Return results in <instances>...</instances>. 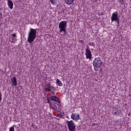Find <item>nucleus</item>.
<instances>
[{"instance_id": "f257e3e1", "label": "nucleus", "mask_w": 131, "mask_h": 131, "mask_svg": "<svg viewBox=\"0 0 131 131\" xmlns=\"http://www.w3.org/2000/svg\"><path fill=\"white\" fill-rule=\"evenodd\" d=\"M36 29L30 28V31L28 33V42L32 43L36 38Z\"/></svg>"}, {"instance_id": "f03ea898", "label": "nucleus", "mask_w": 131, "mask_h": 131, "mask_svg": "<svg viewBox=\"0 0 131 131\" xmlns=\"http://www.w3.org/2000/svg\"><path fill=\"white\" fill-rule=\"evenodd\" d=\"M112 110V113L115 116H120L121 117L123 115V112H122V110L119 106H114Z\"/></svg>"}, {"instance_id": "7ed1b4c3", "label": "nucleus", "mask_w": 131, "mask_h": 131, "mask_svg": "<svg viewBox=\"0 0 131 131\" xmlns=\"http://www.w3.org/2000/svg\"><path fill=\"white\" fill-rule=\"evenodd\" d=\"M47 99V103L50 105H52L51 101H53V102H56V103H58L59 104H61V100H60L59 98L57 97V96H51L50 98L48 97Z\"/></svg>"}, {"instance_id": "20e7f679", "label": "nucleus", "mask_w": 131, "mask_h": 131, "mask_svg": "<svg viewBox=\"0 0 131 131\" xmlns=\"http://www.w3.org/2000/svg\"><path fill=\"white\" fill-rule=\"evenodd\" d=\"M67 124L69 131H75L76 130V125L74 121L71 120L70 121L67 120Z\"/></svg>"}, {"instance_id": "39448f33", "label": "nucleus", "mask_w": 131, "mask_h": 131, "mask_svg": "<svg viewBox=\"0 0 131 131\" xmlns=\"http://www.w3.org/2000/svg\"><path fill=\"white\" fill-rule=\"evenodd\" d=\"M93 66L94 67H98L100 68L101 66L103 64V61L99 57L94 58L93 60Z\"/></svg>"}, {"instance_id": "423d86ee", "label": "nucleus", "mask_w": 131, "mask_h": 131, "mask_svg": "<svg viewBox=\"0 0 131 131\" xmlns=\"http://www.w3.org/2000/svg\"><path fill=\"white\" fill-rule=\"evenodd\" d=\"M67 23L68 21L66 20H63L59 23L58 25V28L59 30H63V29H66L67 28Z\"/></svg>"}, {"instance_id": "0eeeda50", "label": "nucleus", "mask_w": 131, "mask_h": 131, "mask_svg": "<svg viewBox=\"0 0 131 131\" xmlns=\"http://www.w3.org/2000/svg\"><path fill=\"white\" fill-rule=\"evenodd\" d=\"M71 118L73 120H74V121H78V120H80V116L77 113H72Z\"/></svg>"}, {"instance_id": "6e6552de", "label": "nucleus", "mask_w": 131, "mask_h": 131, "mask_svg": "<svg viewBox=\"0 0 131 131\" xmlns=\"http://www.w3.org/2000/svg\"><path fill=\"white\" fill-rule=\"evenodd\" d=\"M53 89H54V87L51 85V84H49L45 86L44 90L46 93H51L53 91Z\"/></svg>"}, {"instance_id": "1a4fd4ad", "label": "nucleus", "mask_w": 131, "mask_h": 131, "mask_svg": "<svg viewBox=\"0 0 131 131\" xmlns=\"http://www.w3.org/2000/svg\"><path fill=\"white\" fill-rule=\"evenodd\" d=\"M118 18V13L117 11H115L112 14V17H111V21L112 22H113V21H116Z\"/></svg>"}, {"instance_id": "9d476101", "label": "nucleus", "mask_w": 131, "mask_h": 131, "mask_svg": "<svg viewBox=\"0 0 131 131\" xmlns=\"http://www.w3.org/2000/svg\"><path fill=\"white\" fill-rule=\"evenodd\" d=\"M85 55L86 59H89L90 60H91V59H92V57H93V55H92V51H91V50L85 51Z\"/></svg>"}, {"instance_id": "9b49d317", "label": "nucleus", "mask_w": 131, "mask_h": 131, "mask_svg": "<svg viewBox=\"0 0 131 131\" xmlns=\"http://www.w3.org/2000/svg\"><path fill=\"white\" fill-rule=\"evenodd\" d=\"M7 6L9 9L13 10L14 3H13V2L11 0H7Z\"/></svg>"}, {"instance_id": "f8f14e48", "label": "nucleus", "mask_w": 131, "mask_h": 131, "mask_svg": "<svg viewBox=\"0 0 131 131\" xmlns=\"http://www.w3.org/2000/svg\"><path fill=\"white\" fill-rule=\"evenodd\" d=\"M11 81L12 83V86H17V78H16V77H13L11 79Z\"/></svg>"}, {"instance_id": "ddd939ff", "label": "nucleus", "mask_w": 131, "mask_h": 131, "mask_svg": "<svg viewBox=\"0 0 131 131\" xmlns=\"http://www.w3.org/2000/svg\"><path fill=\"white\" fill-rule=\"evenodd\" d=\"M74 0H64V3L66 5H70L73 4Z\"/></svg>"}, {"instance_id": "4468645a", "label": "nucleus", "mask_w": 131, "mask_h": 131, "mask_svg": "<svg viewBox=\"0 0 131 131\" xmlns=\"http://www.w3.org/2000/svg\"><path fill=\"white\" fill-rule=\"evenodd\" d=\"M56 83L58 85V86H63V84L62 83V82H61V81H60L59 79H57Z\"/></svg>"}, {"instance_id": "2eb2a0df", "label": "nucleus", "mask_w": 131, "mask_h": 131, "mask_svg": "<svg viewBox=\"0 0 131 131\" xmlns=\"http://www.w3.org/2000/svg\"><path fill=\"white\" fill-rule=\"evenodd\" d=\"M59 32H63L64 33L63 35H65V34L66 33V28L63 29V30H59Z\"/></svg>"}, {"instance_id": "dca6fc26", "label": "nucleus", "mask_w": 131, "mask_h": 131, "mask_svg": "<svg viewBox=\"0 0 131 131\" xmlns=\"http://www.w3.org/2000/svg\"><path fill=\"white\" fill-rule=\"evenodd\" d=\"M119 2L120 5H122V6L124 5V1L123 0H119Z\"/></svg>"}, {"instance_id": "f3484780", "label": "nucleus", "mask_w": 131, "mask_h": 131, "mask_svg": "<svg viewBox=\"0 0 131 131\" xmlns=\"http://www.w3.org/2000/svg\"><path fill=\"white\" fill-rule=\"evenodd\" d=\"M9 131H15V129L14 128V125L9 128Z\"/></svg>"}, {"instance_id": "a211bd4d", "label": "nucleus", "mask_w": 131, "mask_h": 131, "mask_svg": "<svg viewBox=\"0 0 131 131\" xmlns=\"http://www.w3.org/2000/svg\"><path fill=\"white\" fill-rule=\"evenodd\" d=\"M85 51H91V49H90V47L89 46H86V48L85 49Z\"/></svg>"}, {"instance_id": "6ab92c4d", "label": "nucleus", "mask_w": 131, "mask_h": 131, "mask_svg": "<svg viewBox=\"0 0 131 131\" xmlns=\"http://www.w3.org/2000/svg\"><path fill=\"white\" fill-rule=\"evenodd\" d=\"M89 46H93V47H95V45L94 44V43H92V42H89Z\"/></svg>"}, {"instance_id": "aec40b11", "label": "nucleus", "mask_w": 131, "mask_h": 131, "mask_svg": "<svg viewBox=\"0 0 131 131\" xmlns=\"http://www.w3.org/2000/svg\"><path fill=\"white\" fill-rule=\"evenodd\" d=\"M50 2L52 4V5H55V2L54 1V0H50Z\"/></svg>"}, {"instance_id": "412c9836", "label": "nucleus", "mask_w": 131, "mask_h": 131, "mask_svg": "<svg viewBox=\"0 0 131 131\" xmlns=\"http://www.w3.org/2000/svg\"><path fill=\"white\" fill-rule=\"evenodd\" d=\"M94 70L95 71H98V68H99V67H94Z\"/></svg>"}, {"instance_id": "4be33fe9", "label": "nucleus", "mask_w": 131, "mask_h": 131, "mask_svg": "<svg viewBox=\"0 0 131 131\" xmlns=\"http://www.w3.org/2000/svg\"><path fill=\"white\" fill-rule=\"evenodd\" d=\"M12 36L13 37H17V35L16 34V33L12 34Z\"/></svg>"}, {"instance_id": "5701e85b", "label": "nucleus", "mask_w": 131, "mask_h": 131, "mask_svg": "<svg viewBox=\"0 0 131 131\" xmlns=\"http://www.w3.org/2000/svg\"><path fill=\"white\" fill-rule=\"evenodd\" d=\"M116 21L117 22V25H119V18H118V19H116Z\"/></svg>"}, {"instance_id": "b1692460", "label": "nucleus", "mask_w": 131, "mask_h": 131, "mask_svg": "<svg viewBox=\"0 0 131 131\" xmlns=\"http://www.w3.org/2000/svg\"><path fill=\"white\" fill-rule=\"evenodd\" d=\"M2 102V93L0 92V103Z\"/></svg>"}, {"instance_id": "393cba45", "label": "nucleus", "mask_w": 131, "mask_h": 131, "mask_svg": "<svg viewBox=\"0 0 131 131\" xmlns=\"http://www.w3.org/2000/svg\"><path fill=\"white\" fill-rule=\"evenodd\" d=\"M51 94H53V95H54V91L52 92H51Z\"/></svg>"}, {"instance_id": "a878e982", "label": "nucleus", "mask_w": 131, "mask_h": 131, "mask_svg": "<svg viewBox=\"0 0 131 131\" xmlns=\"http://www.w3.org/2000/svg\"><path fill=\"white\" fill-rule=\"evenodd\" d=\"M66 117H67V118H68V119H69V116H67Z\"/></svg>"}, {"instance_id": "bb28decb", "label": "nucleus", "mask_w": 131, "mask_h": 131, "mask_svg": "<svg viewBox=\"0 0 131 131\" xmlns=\"http://www.w3.org/2000/svg\"><path fill=\"white\" fill-rule=\"evenodd\" d=\"M12 40H14V38H12Z\"/></svg>"}, {"instance_id": "cd10ccee", "label": "nucleus", "mask_w": 131, "mask_h": 131, "mask_svg": "<svg viewBox=\"0 0 131 131\" xmlns=\"http://www.w3.org/2000/svg\"><path fill=\"white\" fill-rule=\"evenodd\" d=\"M130 2H131V0H130Z\"/></svg>"}, {"instance_id": "c85d7f7f", "label": "nucleus", "mask_w": 131, "mask_h": 131, "mask_svg": "<svg viewBox=\"0 0 131 131\" xmlns=\"http://www.w3.org/2000/svg\"><path fill=\"white\" fill-rule=\"evenodd\" d=\"M128 115H129V114H128Z\"/></svg>"}]
</instances>
